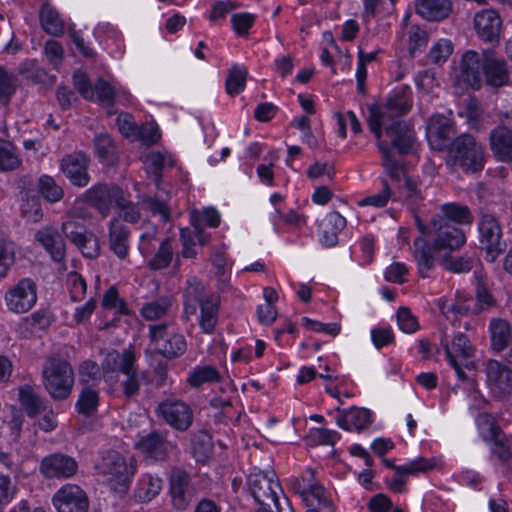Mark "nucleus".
I'll return each mask as SVG.
<instances>
[{
	"mask_svg": "<svg viewBox=\"0 0 512 512\" xmlns=\"http://www.w3.org/2000/svg\"><path fill=\"white\" fill-rule=\"evenodd\" d=\"M410 88L401 86L394 89L388 96L385 106L377 104L369 106L368 126L377 139L382 136V128L390 139L391 145L400 155H407L413 150L415 133L413 129L401 119L412 107Z\"/></svg>",
	"mask_w": 512,
	"mask_h": 512,
	"instance_id": "nucleus-1",
	"label": "nucleus"
},
{
	"mask_svg": "<svg viewBox=\"0 0 512 512\" xmlns=\"http://www.w3.org/2000/svg\"><path fill=\"white\" fill-rule=\"evenodd\" d=\"M183 317L189 321L196 316L200 308L199 325L204 333H212L218 320L220 306L219 297L213 293H207L201 281L196 277L187 280L183 290Z\"/></svg>",
	"mask_w": 512,
	"mask_h": 512,
	"instance_id": "nucleus-2",
	"label": "nucleus"
},
{
	"mask_svg": "<svg viewBox=\"0 0 512 512\" xmlns=\"http://www.w3.org/2000/svg\"><path fill=\"white\" fill-rule=\"evenodd\" d=\"M445 163L453 172L478 173L486 163L485 148L473 135L460 134L450 142Z\"/></svg>",
	"mask_w": 512,
	"mask_h": 512,
	"instance_id": "nucleus-3",
	"label": "nucleus"
},
{
	"mask_svg": "<svg viewBox=\"0 0 512 512\" xmlns=\"http://www.w3.org/2000/svg\"><path fill=\"white\" fill-rule=\"evenodd\" d=\"M43 384L55 401L67 399L74 385V371L71 364L60 357H50L42 370Z\"/></svg>",
	"mask_w": 512,
	"mask_h": 512,
	"instance_id": "nucleus-4",
	"label": "nucleus"
},
{
	"mask_svg": "<svg viewBox=\"0 0 512 512\" xmlns=\"http://www.w3.org/2000/svg\"><path fill=\"white\" fill-rule=\"evenodd\" d=\"M249 494L259 508L255 512H274L272 506L280 501L279 493H283L274 471L251 472L246 480Z\"/></svg>",
	"mask_w": 512,
	"mask_h": 512,
	"instance_id": "nucleus-5",
	"label": "nucleus"
},
{
	"mask_svg": "<svg viewBox=\"0 0 512 512\" xmlns=\"http://www.w3.org/2000/svg\"><path fill=\"white\" fill-rule=\"evenodd\" d=\"M149 337L155 346L154 353L172 360L181 357L187 350V342L183 334L170 323L149 326Z\"/></svg>",
	"mask_w": 512,
	"mask_h": 512,
	"instance_id": "nucleus-6",
	"label": "nucleus"
},
{
	"mask_svg": "<svg viewBox=\"0 0 512 512\" xmlns=\"http://www.w3.org/2000/svg\"><path fill=\"white\" fill-rule=\"evenodd\" d=\"M480 247L491 257V261L506 249L502 240V227L498 218L486 209H480L477 223Z\"/></svg>",
	"mask_w": 512,
	"mask_h": 512,
	"instance_id": "nucleus-7",
	"label": "nucleus"
},
{
	"mask_svg": "<svg viewBox=\"0 0 512 512\" xmlns=\"http://www.w3.org/2000/svg\"><path fill=\"white\" fill-rule=\"evenodd\" d=\"M100 473L116 492L128 490L130 478L135 473V466L127 464L126 459L117 451H108L99 465Z\"/></svg>",
	"mask_w": 512,
	"mask_h": 512,
	"instance_id": "nucleus-8",
	"label": "nucleus"
},
{
	"mask_svg": "<svg viewBox=\"0 0 512 512\" xmlns=\"http://www.w3.org/2000/svg\"><path fill=\"white\" fill-rule=\"evenodd\" d=\"M428 235L431 237L430 244L434 247L435 253L439 254L458 250L466 243V236L460 227L432 218Z\"/></svg>",
	"mask_w": 512,
	"mask_h": 512,
	"instance_id": "nucleus-9",
	"label": "nucleus"
},
{
	"mask_svg": "<svg viewBox=\"0 0 512 512\" xmlns=\"http://www.w3.org/2000/svg\"><path fill=\"white\" fill-rule=\"evenodd\" d=\"M123 189L113 183L99 182L88 188L80 200L95 209L102 217H107L118 199H121Z\"/></svg>",
	"mask_w": 512,
	"mask_h": 512,
	"instance_id": "nucleus-10",
	"label": "nucleus"
},
{
	"mask_svg": "<svg viewBox=\"0 0 512 512\" xmlns=\"http://www.w3.org/2000/svg\"><path fill=\"white\" fill-rule=\"evenodd\" d=\"M155 413L176 431H187L193 423V410L183 400L167 398L159 402Z\"/></svg>",
	"mask_w": 512,
	"mask_h": 512,
	"instance_id": "nucleus-11",
	"label": "nucleus"
},
{
	"mask_svg": "<svg viewBox=\"0 0 512 512\" xmlns=\"http://www.w3.org/2000/svg\"><path fill=\"white\" fill-rule=\"evenodd\" d=\"M171 505L179 511L186 510L196 495L190 474L182 468L173 467L168 476Z\"/></svg>",
	"mask_w": 512,
	"mask_h": 512,
	"instance_id": "nucleus-12",
	"label": "nucleus"
},
{
	"mask_svg": "<svg viewBox=\"0 0 512 512\" xmlns=\"http://www.w3.org/2000/svg\"><path fill=\"white\" fill-rule=\"evenodd\" d=\"M4 301L9 311L26 313L37 301V286L30 278H23L5 292Z\"/></svg>",
	"mask_w": 512,
	"mask_h": 512,
	"instance_id": "nucleus-13",
	"label": "nucleus"
},
{
	"mask_svg": "<svg viewBox=\"0 0 512 512\" xmlns=\"http://www.w3.org/2000/svg\"><path fill=\"white\" fill-rule=\"evenodd\" d=\"M482 56L474 51H465L455 71V83L461 88L479 90L482 87Z\"/></svg>",
	"mask_w": 512,
	"mask_h": 512,
	"instance_id": "nucleus-14",
	"label": "nucleus"
},
{
	"mask_svg": "<svg viewBox=\"0 0 512 512\" xmlns=\"http://www.w3.org/2000/svg\"><path fill=\"white\" fill-rule=\"evenodd\" d=\"M297 490L301 494L306 507H315L322 512H334L335 508L330 495L319 483L314 482V472L308 469L297 482Z\"/></svg>",
	"mask_w": 512,
	"mask_h": 512,
	"instance_id": "nucleus-15",
	"label": "nucleus"
},
{
	"mask_svg": "<svg viewBox=\"0 0 512 512\" xmlns=\"http://www.w3.org/2000/svg\"><path fill=\"white\" fill-rule=\"evenodd\" d=\"M90 157L83 151L67 154L60 160V171L73 187L84 188L91 181Z\"/></svg>",
	"mask_w": 512,
	"mask_h": 512,
	"instance_id": "nucleus-16",
	"label": "nucleus"
},
{
	"mask_svg": "<svg viewBox=\"0 0 512 512\" xmlns=\"http://www.w3.org/2000/svg\"><path fill=\"white\" fill-rule=\"evenodd\" d=\"M52 503L57 512H88L90 505L87 493L80 486L70 483L56 491Z\"/></svg>",
	"mask_w": 512,
	"mask_h": 512,
	"instance_id": "nucleus-17",
	"label": "nucleus"
},
{
	"mask_svg": "<svg viewBox=\"0 0 512 512\" xmlns=\"http://www.w3.org/2000/svg\"><path fill=\"white\" fill-rule=\"evenodd\" d=\"M65 236L75 244L87 258H96L99 255V241L96 235L77 221H67L62 224Z\"/></svg>",
	"mask_w": 512,
	"mask_h": 512,
	"instance_id": "nucleus-18",
	"label": "nucleus"
},
{
	"mask_svg": "<svg viewBox=\"0 0 512 512\" xmlns=\"http://www.w3.org/2000/svg\"><path fill=\"white\" fill-rule=\"evenodd\" d=\"M39 470L47 479H68L77 473L78 463L70 455L52 453L41 460Z\"/></svg>",
	"mask_w": 512,
	"mask_h": 512,
	"instance_id": "nucleus-19",
	"label": "nucleus"
},
{
	"mask_svg": "<svg viewBox=\"0 0 512 512\" xmlns=\"http://www.w3.org/2000/svg\"><path fill=\"white\" fill-rule=\"evenodd\" d=\"M168 431L153 430L139 438L136 448L147 459L165 461L173 444L167 439Z\"/></svg>",
	"mask_w": 512,
	"mask_h": 512,
	"instance_id": "nucleus-20",
	"label": "nucleus"
},
{
	"mask_svg": "<svg viewBox=\"0 0 512 512\" xmlns=\"http://www.w3.org/2000/svg\"><path fill=\"white\" fill-rule=\"evenodd\" d=\"M455 134L452 120L444 115H433L426 126V136L432 149L442 151L449 147L450 139Z\"/></svg>",
	"mask_w": 512,
	"mask_h": 512,
	"instance_id": "nucleus-21",
	"label": "nucleus"
},
{
	"mask_svg": "<svg viewBox=\"0 0 512 512\" xmlns=\"http://www.w3.org/2000/svg\"><path fill=\"white\" fill-rule=\"evenodd\" d=\"M482 70L486 83L492 87H501L508 83L509 72L504 59L495 55L492 50L482 54Z\"/></svg>",
	"mask_w": 512,
	"mask_h": 512,
	"instance_id": "nucleus-22",
	"label": "nucleus"
},
{
	"mask_svg": "<svg viewBox=\"0 0 512 512\" xmlns=\"http://www.w3.org/2000/svg\"><path fill=\"white\" fill-rule=\"evenodd\" d=\"M130 228L119 221V218H112L108 223V245L110 251L120 260L129 255L130 250Z\"/></svg>",
	"mask_w": 512,
	"mask_h": 512,
	"instance_id": "nucleus-23",
	"label": "nucleus"
},
{
	"mask_svg": "<svg viewBox=\"0 0 512 512\" xmlns=\"http://www.w3.org/2000/svg\"><path fill=\"white\" fill-rule=\"evenodd\" d=\"M474 27L482 41L497 43L500 38L502 20L495 10L487 9L475 15Z\"/></svg>",
	"mask_w": 512,
	"mask_h": 512,
	"instance_id": "nucleus-24",
	"label": "nucleus"
},
{
	"mask_svg": "<svg viewBox=\"0 0 512 512\" xmlns=\"http://www.w3.org/2000/svg\"><path fill=\"white\" fill-rule=\"evenodd\" d=\"M434 466L435 461L433 459H427L424 457H420L405 465H401L396 468L393 478L386 482L387 486L393 492L402 493L405 490V484L407 481L406 476L425 473L433 469Z\"/></svg>",
	"mask_w": 512,
	"mask_h": 512,
	"instance_id": "nucleus-25",
	"label": "nucleus"
},
{
	"mask_svg": "<svg viewBox=\"0 0 512 512\" xmlns=\"http://www.w3.org/2000/svg\"><path fill=\"white\" fill-rule=\"evenodd\" d=\"M489 145L497 160L512 163V130L505 126L495 127L490 132Z\"/></svg>",
	"mask_w": 512,
	"mask_h": 512,
	"instance_id": "nucleus-26",
	"label": "nucleus"
},
{
	"mask_svg": "<svg viewBox=\"0 0 512 512\" xmlns=\"http://www.w3.org/2000/svg\"><path fill=\"white\" fill-rule=\"evenodd\" d=\"M346 226V219L337 211L327 213L318 223L320 242L326 247L338 243V234Z\"/></svg>",
	"mask_w": 512,
	"mask_h": 512,
	"instance_id": "nucleus-27",
	"label": "nucleus"
},
{
	"mask_svg": "<svg viewBox=\"0 0 512 512\" xmlns=\"http://www.w3.org/2000/svg\"><path fill=\"white\" fill-rule=\"evenodd\" d=\"M338 416L337 425L347 431H360L371 424V412L365 408L352 407L350 409L336 408Z\"/></svg>",
	"mask_w": 512,
	"mask_h": 512,
	"instance_id": "nucleus-28",
	"label": "nucleus"
},
{
	"mask_svg": "<svg viewBox=\"0 0 512 512\" xmlns=\"http://www.w3.org/2000/svg\"><path fill=\"white\" fill-rule=\"evenodd\" d=\"M432 219L441 220L446 224L470 225L473 223V215L470 208L466 205H462L456 202L445 203L440 207L438 213H436Z\"/></svg>",
	"mask_w": 512,
	"mask_h": 512,
	"instance_id": "nucleus-29",
	"label": "nucleus"
},
{
	"mask_svg": "<svg viewBox=\"0 0 512 512\" xmlns=\"http://www.w3.org/2000/svg\"><path fill=\"white\" fill-rule=\"evenodd\" d=\"M135 362V353L131 349H125L122 353L117 350H111L106 354L102 362V369L105 373L121 372L123 374H130L135 370Z\"/></svg>",
	"mask_w": 512,
	"mask_h": 512,
	"instance_id": "nucleus-30",
	"label": "nucleus"
},
{
	"mask_svg": "<svg viewBox=\"0 0 512 512\" xmlns=\"http://www.w3.org/2000/svg\"><path fill=\"white\" fill-rule=\"evenodd\" d=\"M35 238L55 262H61L64 259L65 243L57 229L44 227L37 231Z\"/></svg>",
	"mask_w": 512,
	"mask_h": 512,
	"instance_id": "nucleus-31",
	"label": "nucleus"
},
{
	"mask_svg": "<svg viewBox=\"0 0 512 512\" xmlns=\"http://www.w3.org/2000/svg\"><path fill=\"white\" fill-rule=\"evenodd\" d=\"M17 474V465L11 454L0 451V497L13 498L16 484L12 478Z\"/></svg>",
	"mask_w": 512,
	"mask_h": 512,
	"instance_id": "nucleus-32",
	"label": "nucleus"
},
{
	"mask_svg": "<svg viewBox=\"0 0 512 512\" xmlns=\"http://www.w3.org/2000/svg\"><path fill=\"white\" fill-rule=\"evenodd\" d=\"M413 245V256L417 265L418 274L422 278H427L436 264V259L433 255V253H435L434 247L422 237H417Z\"/></svg>",
	"mask_w": 512,
	"mask_h": 512,
	"instance_id": "nucleus-33",
	"label": "nucleus"
},
{
	"mask_svg": "<svg viewBox=\"0 0 512 512\" xmlns=\"http://www.w3.org/2000/svg\"><path fill=\"white\" fill-rule=\"evenodd\" d=\"M483 437L491 444V453L500 461L508 462L512 458L509 440L495 423H489L488 431Z\"/></svg>",
	"mask_w": 512,
	"mask_h": 512,
	"instance_id": "nucleus-34",
	"label": "nucleus"
},
{
	"mask_svg": "<svg viewBox=\"0 0 512 512\" xmlns=\"http://www.w3.org/2000/svg\"><path fill=\"white\" fill-rule=\"evenodd\" d=\"M450 0H419L416 3V12L428 21H441L451 12Z\"/></svg>",
	"mask_w": 512,
	"mask_h": 512,
	"instance_id": "nucleus-35",
	"label": "nucleus"
},
{
	"mask_svg": "<svg viewBox=\"0 0 512 512\" xmlns=\"http://www.w3.org/2000/svg\"><path fill=\"white\" fill-rule=\"evenodd\" d=\"M491 348L495 352H502L512 340L510 323L504 319H493L489 325Z\"/></svg>",
	"mask_w": 512,
	"mask_h": 512,
	"instance_id": "nucleus-36",
	"label": "nucleus"
},
{
	"mask_svg": "<svg viewBox=\"0 0 512 512\" xmlns=\"http://www.w3.org/2000/svg\"><path fill=\"white\" fill-rule=\"evenodd\" d=\"M377 140V146L382 155V165L384 166L391 180L399 185L403 181L404 175L406 174L404 173L401 164L393 157L391 153L390 148L394 147L391 145L390 140H381V138Z\"/></svg>",
	"mask_w": 512,
	"mask_h": 512,
	"instance_id": "nucleus-37",
	"label": "nucleus"
},
{
	"mask_svg": "<svg viewBox=\"0 0 512 512\" xmlns=\"http://www.w3.org/2000/svg\"><path fill=\"white\" fill-rule=\"evenodd\" d=\"M100 403L99 392L93 386H84L79 392L75 404L76 411L85 417H92L98 411Z\"/></svg>",
	"mask_w": 512,
	"mask_h": 512,
	"instance_id": "nucleus-38",
	"label": "nucleus"
},
{
	"mask_svg": "<svg viewBox=\"0 0 512 512\" xmlns=\"http://www.w3.org/2000/svg\"><path fill=\"white\" fill-rule=\"evenodd\" d=\"M19 401L30 418H35L42 413V411H46L48 406L47 400L40 397L28 386L20 389Z\"/></svg>",
	"mask_w": 512,
	"mask_h": 512,
	"instance_id": "nucleus-39",
	"label": "nucleus"
},
{
	"mask_svg": "<svg viewBox=\"0 0 512 512\" xmlns=\"http://www.w3.org/2000/svg\"><path fill=\"white\" fill-rule=\"evenodd\" d=\"M446 356L449 362L462 358L467 360L473 355V347L468 337L461 332L454 335L451 344L444 345Z\"/></svg>",
	"mask_w": 512,
	"mask_h": 512,
	"instance_id": "nucleus-40",
	"label": "nucleus"
},
{
	"mask_svg": "<svg viewBox=\"0 0 512 512\" xmlns=\"http://www.w3.org/2000/svg\"><path fill=\"white\" fill-rule=\"evenodd\" d=\"M18 76L0 66V106H7L19 88Z\"/></svg>",
	"mask_w": 512,
	"mask_h": 512,
	"instance_id": "nucleus-41",
	"label": "nucleus"
},
{
	"mask_svg": "<svg viewBox=\"0 0 512 512\" xmlns=\"http://www.w3.org/2000/svg\"><path fill=\"white\" fill-rule=\"evenodd\" d=\"M94 148L99 161L104 165H112L116 161V145L108 134H98L94 138Z\"/></svg>",
	"mask_w": 512,
	"mask_h": 512,
	"instance_id": "nucleus-42",
	"label": "nucleus"
},
{
	"mask_svg": "<svg viewBox=\"0 0 512 512\" xmlns=\"http://www.w3.org/2000/svg\"><path fill=\"white\" fill-rule=\"evenodd\" d=\"M40 22L42 28L50 35L59 36L64 32V23L58 12L49 4H43L40 9Z\"/></svg>",
	"mask_w": 512,
	"mask_h": 512,
	"instance_id": "nucleus-43",
	"label": "nucleus"
},
{
	"mask_svg": "<svg viewBox=\"0 0 512 512\" xmlns=\"http://www.w3.org/2000/svg\"><path fill=\"white\" fill-rule=\"evenodd\" d=\"M22 164L17 147L8 140L0 139V170L13 171Z\"/></svg>",
	"mask_w": 512,
	"mask_h": 512,
	"instance_id": "nucleus-44",
	"label": "nucleus"
},
{
	"mask_svg": "<svg viewBox=\"0 0 512 512\" xmlns=\"http://www.w3.org/2000/svg\"><path fill=\"white\" fill-rule=\"evenodd\" d=\"M193 456L197 462L204 463L213 452L212 437L206 431H198L191 440Z\"/></svg>",
	"mask_w": 512,
	"mask_h": 512,
	"instance_id": "nucleus-45",
	"label": "nucleus"
},
{
	"mask_svg": "<svg viewBox=\"0 0 512 512\" xmlns=\"http://www.w3.org/2000/svg\"><path fill=\"white\" fill-rule=\"evenodd\" d=\"M19 74L27 81L42 87L52 86L55 82V76H50L43 68L32 63L21 64Z\"/></svg>",
	"mask_w": 512,
	"mask_h": 512,
	"instance_id": "nucleus-46",
	"label": "nucleus"
},
{
	"mask_svg": "<svg viewBox=\"0 0 512 512\" xmlns=\"http://www.w3.org/2000/svg\"><path fill=\"white\" fill-rule=\"evenodd\" d=\"M37 189L40 195L49 203L59 202L64 197L63 188L50 175L39 177Z\"/></svg>",
	"mask_w": 512,
	"mask_h": 512,
	"instance_id": "nucleus-47",
	"label": "nucleus"
},
{
	"mask_svg": "<svg viewBox=\"0 0 512 512\" xmlns=\"http://www.w3.org/2000/svg\"><path fill=\"white\" fill-rule=\"evenodd\" d=\"M171 305V298L162 296L143 304L140 310V314L144 319L148 321H154L165 316L168 313Z\"/></svg>",
	"mask_w": 512,
	"mask_h": 512,
	"instance_id": "nucleus-48",
	"label": "nucleus"
},
{
	"mask_svg": "<svg viewBox=\"0 0 512 512\" xmlns=\"http://www.w3.org/2000/svg\"><path fill=\"white\" fill-rule=\"evenodd\" d=\"M191 228L186 227L180 230V241L182 246L195 245L194 239L196 238L201 246L209 242L210 234L206 233L201 227L198 219L191 218Z\"/></svg>",
	"mask_w": 512,
	"mask_h": 512,
	"instance_id": "nucleus-49",
	"label": "nucleus"
},
{
	"mask_svg": "<svg viewBox=\"0 0 512 512\" xmlns=\"http://www.w3.org/2000/svg\"><path fill=\"white\" fill-rule=\"evenodd\" d=\"M220 374L218 370L211 365L196 366L187 378V382L191 387L198 388L205 383L218 382Z\"/></svg>",
	"mask_w": 512,
	"mask_h": 512,
	"instance_id": "nucleus-50",
	"label": "nucleus"
},
{
	"mask_svg": "<svg viewBox=\"0 0 512 512\" xmlns=\"http://www.w3.org/2000/svg\"><path fill=\"white\" fill-rule=\"evenodd\" d=\"M174 251L172 247V239L165 238L161 243L156 254L148 261V267L150 270H162L167 268L172 259Z\"/></svg>",
	"mask_w": 512,
	"mask_h": 512,
	"instance_id": "nucleus-51",
	"label": "nucleus"
},
{
	"mask_svg": "<svg viewBox=\"0 0 512 512\" xmlns=\"http://www.w3.org/2000/svg\"><path fill=\"white\" fill-rule=\"evenodd\" d=\"M487 377L495 384L507 387L512 386V371L505 364L497 360H489L486 366Z\"/></svg>",
	"mask_w": 512,
	"mask_h": 512,
	"instance_id": "nucleus-52",
	"label": "nucleus"
},
{
	"mask_svg": "<svg viewBox=\"0 0 512 512\" xmlns=\"http://www.w3.org/2000/svg\"><path fill=\"white\" fill-rule=\"evenodd\" d=\"M115 207L118 209V215L115 218H119L121 222L135 224L141 219L139 204L127 199L124 191H122L121 199L117 200Z\"/></svg>",
	"mask_w": 512,
	"mask_h": 512,
	"instance_id": "nucleus-53",
	"label": "nucleus"
},
{
	"mask_svg": "<svg viewBox=\"0 0 512 512\" xmlns=\"http://www.w3.org/2000/svg\"><path fill=\"white\" fill-rule=\"evenodd\" d=\"M248 71L243 66L234 65L228 72L225 86L226 92L230 96H235L240 94L245 86L247 79Z\"/></svg>",
	"mask_w": 512,
	"mask_h": 512,
	"instance_id": "nucleus-54",
	"label": "nucleus"
},
{
	"mask_svg": "<svg viewBox=\"0 0 512 512\" xmlns=\"http://www.w3.org/2000/svg\"><path fill=\"white\" fill-rule=\"evenodd\" d=\"M452 252L444 253L439 263L447 271L452 273H467L473 267V259L467 255L453 256Z\"/></svg>",
	"mask_w": 512,
	"mask_h": 512,
	"instance_id": "nucleus-55",
	"label": "nucleus"
},
{
	"mask_svg": "<svg viewBox=\"0 0 512 512\" xmlns=\"http://www.w3.org/2000/svg\"><path fill=\"white\" fill-rule=\"evenodd\" d=\"M163 480L158 476L145 475L139 483L138 497L143 502L151 501L162 489Z\"/></svg>",
	"mask_w": 512,
	"mask_h": 512,
	"instance_id": "nucleus-56",
	"label": "nucleus"
},
{
	"mask_svg": "<svg viewBox=\"0 0 512 512\" xmlns=\"http://www.w3.org/2000/svg\"><path fill=\"white\" fill-rule=\"evenodd\" d=\"M15 262V244L4 234L0 236V279L4 278Z\"/></svg>",
	"mask_w": 512,
	"mask_h": 512,
	"instance_id": "nucleus-57",
	"label": "nucleus"
},
{
	"mask_svg": "<svg viewBox=\"0 0 512 512\" xmlns=\"http://www.w3.org/2000/svg\"><path fill=\"white\" fill-rule=\"evenodd\" d=\"M475 294L476 300H473V314H479L495 305V299L481 279L477 281Z\"/></svg>",
	"mask_w": 512,
	"mask_h": 512,
	"instance_id": "nucleus-58",
	"label": "nucleus"
},
{
	"mask_svg": "<svg viewBox=\"0 0 512 512\" xmlns=\"http://www.w3.org/2000/svg\"><path fill=\"white\" fill-rule=\"evenodd\" d=\"M66 284L70 299L73 302H78L84 299L87 291V284L85 279L79 273L70 272L67 275Z\"/></svg>",
	"mask_w": 512,
	"mask_h": 512,
	"instance_id": "nucleus-59",
	"label": "nucleus"
},
{
	"mask_svg": "<svg viewBox=\"0 0 512 512\" xmlns=\"http://www.w3.org/2000/svg\"><path fill=\"white\" fill-rule=\"evenodd\" d=\"M79 383L84 386H91L90 382L100 380V366L92 360H86L79 365Z\"/></svg>",
	"mask_w": 512,
	"mask_h": 512,
	"instance_id": "nucleus-60",
	"label": "nucleus"
},
{
	"mask_svg": "<svg viewBox=\"0 0 512 512\" xmlns=\"http://www.w3.org/2000/svg\"><path fill=\"white\" fill-rule=\"evenodd\" d=\"M94 99L105 106H112L115 102V90L113 86L102 78H99L93 85Z\"/></svg>",
	"mask_w": 512,
	"mask_h": 512,
	"instance_id": "nucleus-61",
	"label": "nucleus"
},
{
	"mask_svg": "<svg viewBox=\"0 0 512 512\" xmlns=\"http://www.w3.org/2000/svg\"><path fill=\"white\" fill-rule=\"evenodd\" d=\"M453 46L449 40L441 39L429 51L428 58L434 64L445 62L452 54Z\"/></svg>",
	"mask_w": 512,
	"mask_h": 512,
	"instance_id": "nucleus-62",
	"label": "nucleus"
},
{
	"mask_svg": "<svg viewBox=\"0 0 512 512\" xmlns=\"http://www.w3.org/2000/svg\"><path fill=\"white\" fill-rule=\"evenodd\" d=\"M73 84L84 99L89 101L94 100L93 85L85 72L80 70L75 71L73 74Z\"/></svg>",
	"mask_w": 512,
	"mask_h": 512,
	"instance_id": "nucleus-63",
	"label": "nucleus"
},
{
	"mask_svg": "<svg viewBox=\"0 0 512 512\" xmlns=\"http://www.w3.org/2000/svg\"><path fill=\"white\" fill-rule=\"evenodd\" d=\"M22 215L31 222H39L43 217V210L38 197L27 198L21 206Z\"/></svg>",
	"mask_w": 512,
	"mask_h": 512,
	"instance_id": "nucleus-64",
	"label": "nucleus"
}]
</instances>
